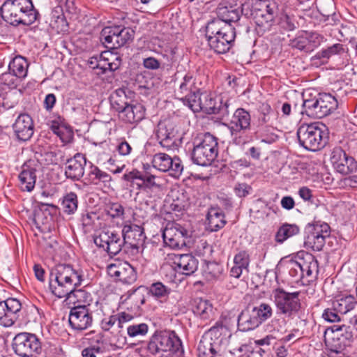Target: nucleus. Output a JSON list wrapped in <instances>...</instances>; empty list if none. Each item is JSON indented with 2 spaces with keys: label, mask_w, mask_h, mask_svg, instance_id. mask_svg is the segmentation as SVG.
Wrapping results in <instances>:
<instances>
[{
  "label": "nucleus",
  "mask_w": 357,
  "mask_h": 357,
  "mask_svg": "<svg viewBox=\"0 0 357 357\" xmlns=\"http://www.w3.org/2000/svg\"><path fill=\"white\" fill-rule=\"evenodd\" d=\"M218 18L213 20H220L225 24H231L237 22L241 17V11L231 6H219L217 9Z\"/></svg>",
  "instance_id": "2f4dec72"
},
{
  "label": "nucleus",
  "mask_w": 357,
  "mask_h": 357,
  "mask_svg": "<svg viewBox=\"0 0 357 357\" xmlns=\"http://www.w3.org/2000/svg\"><path fill=\"white\" fill-rule=\"evenodd\" d=\"M297 137L301 146L310 151H317L327 144V128L320 122L303 123L297 130Z\"/></svg>",
  "instance_id": "423d86ee"
},
{
  "label": "nucleus",
  "mask_w": 357,
  "mask_h": 357,
  "mask_svg": "<svg viewBox=\"0 0 357 357\" xmlns=\"http://www.w3.org/2000/svg\"><path fill=\"white\" fill-rule=\"evenodd\" d=\"M111 107L120 114L128 105V98L124 89L115 90L109 98Z\"/></svg>",
  "instance_id": "72a5a7b5"
},
{
  "label": "nucleus",
  "mask_w": 357,
  "mask_h": 357,
  "mask_svg": "<svg viewBox=\"0 0 357 357\" xmlns=\"http://www.w3.org/2000/svg\"><path fill=\"white\" fill-rule=\"evenodd\" d=\"M208 225L213 231L223 227L226 223L223 213L215 208H211L207 215Z\"/></svg>",
  "instance_id": "a19ab883"
},
{
  "label": "nucleus",
  "mask_w": 357,
  "mask_h": 357,
  "mask_svg": "<svg viewBox=\"0 0 357 357\" xmlns=\"http://www.w3.org/2000/svg\"><path fill=\"white\" fill-rule=\"evenodd\" d=\"M330 161L334 169L341 174H352L357 170L356 161L340 147L332 150Z\"/></svg>",
  "instance_id": "f3484780"
},
{
  "label": "nucleus",
  "mask_w": 357,
  "mask_h": 357,
  "mask_svg": "<svg viewBox=\"0 0 357 357\" xmlns=\"http://www.w3.org/2000/svg\"><path fill=\"white\" fill-rule=\"evenodd\" d=\"M261 323L252 308L246 307L238 317V328L241 331H248L255 329Z\"/></svg>",
  "instance_id": "a878e982"
},
{
  "label": "nucleus",
  "mask_w": 357,
  "mask_h": 357,
  "mask_svg": "<svg viewBox=\"0 0 357 357\" xmlns=\"http://www.w3.org/2000/svg\"><path fill=\"white\" fill-rule=\"evenodd\" d=\"M88 182L91 184L98 185L100 182L104 183L111 181L112 177L98 167L91 165L87 174Z\"/></svg>",
  "instance_id": "58836bf2"
},
{
  "label": "nucleus",
  "mask_w": 357,
  "mask_h": 357,
  "mask_svg": "<svg viewBox=\"0 0 357 357\" xmlns=\"http://www.w3.org/2000/svg\"><path fill=\"white\" fill-rule=\"evenodd\" d=\"M339 312L333 306V308H327L324 310L322 317L328 322H336L340 321Z\"/></svg>",
  "instance_id": "052dcab7"
},
{
  "label": "nucleus",
  "mask_w": 357,
  "mask_h": 357,
  "mask_svg": "<svg viewBox=\"0 0 357 357\" xmlns=\"http://www.w3.org/2000/svg\"><path fill=\"white\" fill-rule=\"evenodd\" d=\"M316 5L320 13L324 16L328 17L333 13V0H317Z\"/></svg>",
  "instance_id": "864d4df0"
},
{
  "label": "nucleus",
  "mask_w": 357,
  "mask_h": 357,
  "mask_svg": "<svg viewBox=\"0 0 357 357\" xmlns=\"http://www.w3.org/2000/svg\"><path fill=\"white\" fill-rule=\"evenodd\" d=\"M251 117L250 113L243 108H238L234 113L229 129L236 144H240L245 141L241 138V134L250 128Z\"/></svg>",
  "instance_id": "dca6fc26"
},
{
  "label": "nucleus",
  "mask_w": 357,
  "mask_h": 357,
  "mask_svg": "<svg viewBox=\"0 0 357 357\" xmlns=\"http://www.w3.org/2000/svg\"><path fill=\"white\" fill-rule=\"evenodd\" d=\"M234 191L238 197H245L252 191V187L245 183H238L234 186Z\"/></svg>",
  "instance_id": "bf43d9fd"
},
{
  "label": "nucleus",
  "mask_w": 357,
  "mask_h": 357,
  "mask_svg": "<svg viewBox=\"0 0 357 357\" xmlns=\"http://www.w3.org/2000/svg\"><path fill=\"white\" fill-rule=\"evenodd\" d=\"M280 24L284 29L293 31L297 27L298 22L294 16L285 14L281 17Z\"/></svg>",
  "instance_id": "6e6d98bb"
},
{
  "label": "nucleus",
  "mask_w": 357,
  "mask_h": 357,
  "mask_svg": "<svg viewBox=\"0 0 357 357\" xmlns=\"http://www.w3.org/2000/svg\"><path fill=\"white\" fill-rule=\"evenodd\" d=\"M153 167L163 172H169L171 176L178 178L183 170V165L178 157L172 158L165 153H158L153 155Z\"/></svg>",
  "instance_id": "2eb2a0df"
},
{
  "label": "nucleus",
  "mask_w": 357,
  "mask_h": 357,
  "mask_svg": "<svg viewBox=\"0 0 357 357\" xmlns=\"http://www.w3.org/2000/svg\"><path fill=\"white\" fill-rule=\"evenodd\" d=\"M208 272L207 273L210 275L208 280L218 279L222 274V268L217 264L208 266Z\"/></svg>",
  "instance_id": "69168bd1"
},
{
  "label": "nucleus",
  "mask_w": 357,
  "mask_h": 357,
  "mask_svg": "<svg viewBox=\"0 0 357 357\" xmlns=\"http://www.w3.org/2000/svg\"><path fill=\"white\" fill-rule=\"evenodd\" d=\"M39 162L44 165H54L57 164L58 158L54 152H45L43 155H41V159L39 160Z\"/></svg>",
  "instance_id": "e2e57ef3"
},
{
  "label": "nucleus",
  "mask_w": 357,
  "mask_h": 357,
  "mask_svg": "<svg viewBox=\"0 0 357 357\" xmlns=\"http://www.w3.org/2000/svg\"><path fill=\"white\" fill-rule=\"evenodd\" d=\"M278 13L275 2H261L252 10L251 15L258 26L268 29Z\"/></svg>",
  "instance_id": "4468645a"
},
{
  "label": "nucleus",
  "mask_w": 357,
  "mask_h": 357,
  "mask_svg": "<svg viewBox=\"0 0 357 357\" xmlns=\"http://www.w3.org/2000/svg\"><path fill=\"white\" fill-rule=\"evenodd\" d=\"M250 264V255L245 250H241L235 255L233 266L230 269V275L239 278L244 272L248 273Z\"/></svg>",
  "instance_id": "393cba45"
},
{
  "label": "nucleus",
  "mask_w": 357,
  "mask_h": 357,
  "mask_svg": "<svg viewBox=\"0 0 357 357\" xmlns=\"http://www.w3.org/2000/svg\"><path fill=\"white\" fill-rule=\"evenodd\" d=\"M22 305L16 298H9L0 302V325L4 327L13 326L17 319V313Z\"/></svg>",
  "instance_id": "aec40b11"
},
{
  "label": "nucleus",
  "mask_w": 357,
  "mask_h": 357,
  "mask_svg": "<svg viewBox=\"0 0 357 357\" xmlns=\"http://www.w3.org/2000/svg\"><path fill=\"white\" fill-rule=\"evenodd\" d=\"M298 195L305 202H313L312 191L307 187H302L298 190Z\"/></svg>",
  "instance_id": "338daca9"
},
{
  "label": "nucleus",
  "mask_w": 357,
  "mask_h": 357,
  "mask_svg": "<svg viewBox=\"0 0 357 357\" xmlns=\"http://www.w3.org/2000/svg\"><path fill=\"white\" fill-rule=\"evenodd\" d=\"M17 137L22 141L29 140L33 134V122L26 114H21L13 125Z\"/></svg>",
  "instance_id": "5701e85b"
},
{
  "label": "nucleus",
  "mask_w": 357,
  "mask_h": 357,
  "mask_svg": "<svg viewBox=\"0 0 357 357\" xmlns=\"http://www.w3.org/2000/svg\"><path fill=\"white\" fill-rule=\"evenodd\" d=\"M84 275L82 270L75 269L68 264H59L52 269L50 277V289L56 297H66L68 304H79L71 308L69 314V324L76 331H84L92 325L93 318L86 303L90 294L77 289L82 284Z\"/></svg>",
  "instance_id": "f257e3e1"
},
{
  "label": "nucleus",
  "mask_w": 357,
  "mask_h": 357,
  "mask_svg": "<svg viewBox=\"0 0 357 357\" xmlns=\"http://www.w3.org/2000/svg\"><path fill=\"white\" fill-rule=\"evenodd\" d=\"M144 116L145 109L140 103L128 104L120 114L121 119L129 123L139 122Z\"/></svg>",
  "instance_id": "bb28decb"
},
{
  "label": "nucleus",
  "mask_w": 357,
  "mask_h": 357,
  "mask_svg": "<svg viewBox=\"0 0 357 357\" xmlns=\"http://www.w3.org/2000/svg\"><path fill=\"white\" fill-rule=\"evenodd\" d=\"M319 103L318 96H314L310 99H303L301 114H305L312 118L321 119L325 117L322 110H320L321 108Z\"/></svg>",
  "instance_id": "7c9ffc66"
},
{
  "label": "nucleus",
  "mask_w": 357,
  "mask_h": 357,
  "mask_svg": "<svg viewBox=\"0 0 357 357\" xmlns=\"http://www.w3.org/2000/svg\"><path fill=\"white\" fill-rule=\"evenodd\" d=\"M39 165L35 161H29L24 163L19 174L20 187L22 190L31 192L35 187L36 181V172Z\"/></svg>",
  "instance_id": "4be33fe9"
},
{
  "label": "nucleus",
  "mask_w": 357,
  "mask_h": 357,
  "mask_svg": "<svg viewBox=\"0 0 357 357\" xmlns=\"http://www.w3.org/2000/svg\"><path fill=\"white\" fill-rule=\"evenodd\" d=\"M206 36L210 47L218 54H224L229 50L234 42L236 32L231 24L212 20L206 25Z\"/></svg>",
  "instance_id": "7ed1b4c3"
},
{
  "label": "nucleus",
  "mask_w": 357,
  "mask_h": 357,
  "mask_svg": "<svg viewBox=\"0 0 357 357\" xmlns=\"http://www.w3.org/2000/svg\"><path fill=\"white\" fill-rule=\"evenodd\" d=\"M101 58L105 59L106 62H108L110 67V71H114L117 70L121 63V59L117 54H114L112 52H104L101 54Z\"/></svg>",
  "instance_id": "3c124183"
},
{
  "label": "nucleus",
  "mask_w": 357,
  "mask_h": 357,
  "mask_svg": "<svg viewBox=\"0 0 357 357\" xmlns=\"http://www.w3.org/2000/svg\"><path fill=\"white\" fill-rule=\"evenodd\" d=\"M107 273L111 277L126 284H132L137 279L134 268L126 261L110 264L107 266Z\"/></svg>",
  "instance_id": "412c9836"
},
{
  "label": "nucleus",
  "mask_w": 357,
  "mask_h": 357,
  "mask_svg": "<svg viewBox=\"0 0 357 357\" xmlns=\"http://www.w3.org/2000/svg\"><path fill=\"white\" fill-rule=\"evenodd\" d=\"M77 196L75 192H69L62 198L61 207L66 214H73L77 209Z\"/></svg>",
  "instance_id": "37998d69"
},
{
  "label": "nucleus",
  "mask_w": 357,
  "mask_h": 357,
  "mask_svg": "<svg viewBox=\"0 0 357 357\" xmlns=\"http://www.w3.org/2000/svg\"><path fill=\"white\" fill-rule=\"evenodd\" d=\"M18 77L12 72L4 73L0 75V89L3 92L6 89H13L17 86Z\"/></svg>",
  "instance_id": "a18cd8bd"
},
{
  "label": "nucleus",
  "mask_w": 357,
  "mask_h": 357,
  "mask_svg": "<svg viewBox=\"0 0 357 357\" xmlns=\"http://www.w3.org/2000/svg\"><path fill=\"white\" fill-rule=\"evenodd\" d=\"M116 150L120 155H128L131 153L132 147L126 141L123 140L118 144Z\"/></svg>",
  "instance_id": "774afa93"
},
{
  "label": "nucleus",
  "mask_w": 357,
  "mask_h": 357,
  "mask_svg": "<svg viewBox=\"0 0 357 357\" xmlns=\"http://www.w3.org/2000/svg\"><path fill=\"white\" fill-rule=\"evenodd\" d=\"M155 179V176L145 173L144 181L138 185V190L152 189L157 186Z\"/></svg>",
  "instance_id": "680f3d73"
},
{
  "label": "nucleus",
  "mask_w": 357,
  "mask_h": 357,
  "mask_svg": "<svg viewBox=\"0 0 357 357\" xmlns=\"http://www.w3.org/2000/svg\"><path fill=\"white\" fill-rule=\"evenodd\" d=\"M135 31L129 27L107 26L100 33V41L109 49H118L132 40Z\"/></svg>",
  "instance_id": "1a4fd4ad"
},
{
  "label": "nucleus",
  "mask_w": 357,
  "mask_h": 357,
  "mask_svg": "<svg viewBox=\"0 0 357 357\" xmlns=\"http://www.w3.org/2000/svg\"><path fill=\"white\" fill-rule=\"evenodd\" d=\"M177 133L178 130L176 125L169 119L160 121L157 126L155 131L157 140L159 144L167 149H171L175 145Z\"/></svg>",
  "instance_id": "a211bd4d"
},
{
  "label": "nucleus",
  "mask_w": 357,
  "mask_h": 357,
  "mask_svg": "<svg viewBox=\"0 0 357 357\" xmlns=\"http://www.w3.org/2000/svg\"><path fill=\"white\" fill-rule=\"evenodd\" d=\"M302 272L304 277H315L319 271L318 261L312 255H307L306 257L301 260Z\"/></svg>",
  "instance_id": "ea45409f"
},
{
  "label": "nucleus",
  "mask_w": 357,
  "mask_h": 357,
  "mask_svg": "<svg viewBox=\"0 0 357 357\" xmlns=\"http://www.w3.org/2000/svg\"><path fill=\"white\" fill-rule=\"evenodd\" d=\"M299 227L295 224H282L275 236V240L278 243H283L287 239L298 234Z\"/></svg>",
  "instance_id": "c9c22d12"
},
{
  "label": "nucleus",
  "mask_w": 357,
  "mask_h": 357,
  "mask_svg": "<svg viewBox=\"0 0 357 357\" xmlns=\"http://www.w3.org/2000/svg\"><path fill=\"white\" fill-rule=\"evenodd\" d=\"M193 313L202 319H209L213 313L212 304L207 300L200 298L194 299L192 304Z\"/></svg>",
  "instance_id": "c756f323"
},
{
  "label": "nucleus",
  "mask_w": 357,
  "mask_h": 357,
  "mask_svg": "<svg viewBox=\"0 0 357 357\" xmlns=\"http://www.w3.org/2000/svg\"><path fill=\"white\" fill-rule=\"evenodd\" d=\"M147 352L152 356L162 357L165 353L176 357L183 354L181 341L173 331L155 332L150 338L147 346Z\"/></svg>",
  "instance_id": "39448f33"
},
{
  "label": "nucleus",
  "mask_w": 357,
  "mask_h": 357,
  "mask_svg": "<svg viewBox=\"0 0 357 357\" xmlns=\"http://www.w3.org/2000/svg\"><path fill=\"white\" fill-rule=\"evenodd\" d=\"M261 324L263 321L271 317L273 310L271 306L267 303H261L258 307H251Z\"/></svg>",
  "instance_id": "de8ad7c7"
},
{
  "label": "nucleus",
  "mask_w": 357,
  "mask_h": 357,
  "mask_svg": "<svg viewBox=\"0 0 357 357\" xmlns=\"http://www.w3.org/2000/svg\"><path fill=\"white\" fill-rule=\"evenodd\" d=\"M179 98L183 102L184 105H187L192 111L195 112L199 109L205 108V109L210 112H215L216 109L212 104L213 100L210 98V103L208 105L202 106V102L200 101L199 94L196 93L195 92L188 93L185 96L179 97Z\"/></svg>",
  "instance_id": "c85d7f7f"
},
{
  "label": "nucleus",
  "mask_w": 357,
  "mask_h": 357,
  "mask_svg": "<svg viewBox=\"0 0 357 357\" xmlns=\"http://www.w3.org/2000/svg\"><path fill=\"white\" fill-rule=\"evenodd\" d=\"M273 125H261L258 126L257 132L261 137V141L265 143L271 144L278 139V135L275 132Z\"/></svg>",
  "instance_id": "c03bdc74"
},
{
  "label": "nucleus",
  "mask_w": 357,
  "mask_h": 357,
  "mask_svg": "<svg viewBox=\"0 0 357 357\" xmlns=\"http://www.w3.org/2000/svg\"><path fill=\"white\" fill-rule=\"evenodd\" d=\"M317 96L321 108L320 110H322L324 116L331 114L337 108V100L331 94L324 93H319Z\"/></svg>",
  "instance_id": "4c0bfd02"
},
{
  "label": "nucleus",
  "mask_w": 357,
  "mask_h": 357,
  "mask_svg": "<svg viewBox=\"0 0 357 357\" xmlns=\"http://www.w3.org/2000/svg\"><path fill=\"white\" fill-rule=\"evenodd\" d=\"M107 213L112 218H122L124 208L120 204L113 203L108 206Z\"/></svg>",
  "instance_id": "4d7b16f0"
},
{
  "label": "nucleus",
  "mask_w": 357,
  "mask_h": 357,
  "mask_svg": "<svg viewBox=\"0 0 357 357\" xmlns=\"http://www.w3.org/2000/svg\"><path fill=\"white\" fill-rule=\"evenodd\" d=\"M15 353L21 357H31L34 353H39L41 343L35 334L20 333L13 341Z\"/></svg>",
  "instance_id": "9b49d317"
},
{
  "label": "nucleus",
  "mask_w": 357,
  "mask_h": 357,
  "mask_svg": "<svg viewBox=\"0 0 357 357\" xmlns=\"http://www.w3.org/2000/svg\"><path fill=\"white\" fill-rule=\"evenodd\" d=\"M189 236L188 231L176 222H169L162 233L165 244L172 249H179L185 246L186 239Z\"/></svg>",
  "instance_id": "ddd939ff"
},
{
  "label": "nucleus",
  "mask_w": 357,
  "mask_h": 357,
  "mask_svg": "<svg viewBox=\"0 0 357 357\" xmlns=\"http://www.w3.org/2000/svg\"><path fill=\"white\" fill-rule=\"evenodd\" d=\"M192 83V77L186 75L180 84L179 89L177 91V95L182 96L183 95L190 93Z\"/></svg>",
  "instance_id": "13d9d810"
},
{
  "label": "nucleus",
  "mask_w": 357,
  "mask_h": 357,
  "mask_svg": "<svg viewBox=\"0 0 357 357\" xmlns=\"http://www.w3.org/2000/svg\"><path fill=\"white\" fill-rule=\"evenodd\" d=\"M259 112L258 126L273 125L277 120V113L267 103L261 104Z\"/></svg>",
  "instance_id": "e433bc0d"
},
{
  "label": "nucleus",
  "mask_w": 357,
  "mask_h": 357,
  "mask_svg": "<svg viewBox=\"0 0 357 357\" xmlns=\"http://www.w3.org/2000/svg\"><path fill=\"white\" fill-rule=\"evenodd\" d=\"M292 46L300 50H305L306 52L310 51L312 49V45L309 43L308 34H304L298 36L292 41Z\"/></svg>",
  "instance_id": "603ef678"
},
{
  "label": "nucleus",
  "mask_w": 357,
  "mask_h": 357,
  "mask_svg": "<svg viewBox=\"0 0 357 357\" xmlns=\"http://www.w3.org/2000/svg\"><path fill=\"white\" fill-rule=\"evenodd\" d=\"M289 274L296 280L303 278L300 261L291 260L288 263Z\"/></svg>",
  "instance_id": "5fc2aeb1"
},
{
  "label": "nucleus",
  "mask_w": 357,
  "mask_h": 357,
  "mask_svg": "<svg viewBox=\"0 0 357 357\" xmlns=\"http://www.w3.org/2000/svg\"><path fill=\"white\" fill-rule=\"evenodd\" d=\"M171 289L160 282L153 283L150 288V294L156 299L167 298L170 294Z\"/></svg>",
  "instance_id": "49530a36"
},
{
  "label": "nucleus",
  "mask_w": 357,
  "mask_h": 357,
  "mask_svg": "<svg viewBox=\"0 0 357 357\" xmlns=\"http://www.w3.org/2000/svg\"><path fill=\"white\" fill-rule=\"evenodd\" d=\"M299 296L300 291L288 292L278 287L272 291L271 299L278 314L289 317L298 313L301 308Z\"/></svg>",
  "instance_id": "6e6552de"
},
{
  "label": "nucleus",
  "mask_w": 357,
  "mask_h": 357,
  "mask_svg": "<svg viewBox=\"0 0 357 357\" xmlns=\"http://www.w3.org/2000/svg\"><path fill=\"white\" fill-rule=\"evenodd\" d=\"M167 260L176 271L187 275L193 273L198 266L196 258L190 254L170 253L167 255Z\"/></svg>",
  "instance_id": "6ab92c4d"
},
{
  "label": "nucleus",
  "mask_w": 357,
  "mask_h": 357,
  "mask_svg": "<svg viewBox=\"0 0 357 357\" xmlns=\"http://www.w3.org/2000/svg\"><path fill=\"white\" fill-rule=\"evenodd\" d=\"M118 317L116 315H111L103 319L101 321V328L105 331H108L116 323Z\"/></svg>",
  "instance_id": "0e129e2a"
},
{
  "label": "nucleus",
  "mask_w": 357,
  "mask_h": 357,
  "mask_svg": "<svg viewBox=\"0 0 357 357\" xmlns=\"http://www.w3.org/2000/svg\"><path fill=\"white\" fill-rule=\"evenodd\" d=\"M145 173L139 172L137 169H133L128 173L124 174L123 178L132 183V187H136L138 190V185H141L144 181Z\"/></svg>",
  "instance_id": "8fccbe9b"
},
{
  "label": "nucleus",
  "mask_w": 357,
  "mask_h": 357,
  "mask_svg": "<svg viewBox=\"0 0 357 357\" xmlns=\"http://www.w3.org/2000/svg\"><path fill=\"white\" fill-rule=\"evenodd\" d=\"M307 236L305 241L306 246L314 251L323 249L326 238L330 236V227L325 222L309 224L306 227Z\"/></svg>",
  "instance_id": "f8f14e48"
},
{
  "label": "nucleus",
  "mask_w": 357,
  "mask_h": 357,
  "mask_svg": "<svg viewBox=\"0 0 357 357\" xmlns=\"http://www.w3.org/2000/svg\"><path fill=\"white\" fill-rule=\"evenodd\" d=\"M192 159L201 166H208L216 159L218 154L217 138L207 132L197 137L193 142Z\"/></svg>",
  "instance_id": "0eeeda50"
},
{
  "label": "nucleus",
  "mask_w": 357,
  "mask_h": 357,
  "mask_svg": "<svg viewBox=\"0 0 357 357\" xmlns=\"http://www.w3.org/2000/svg\"><path fill=\"white\" fill-rule=\"evenodd\" d=\"M346 53V50L342 44L335 43L327 48L322 49L318 52L315 56L316 59H322L323 63H327L328 61L335 56H342Z\"/></svg>",
  "instance_id": "f704fd0d"
},
{
  "label": "nucleus",
  "mask_w": 357,
  "mask_h": 357,
  "mask_svg": "<svg viewBox=\"0 0 357 357\" xmlns=\"http://www.w3.org/2000/svg\"><path fill=\"white\" fill-rule=\"evenodd\" d=\"M231 336L229 328L221 323H217L208 330L198 344L200 357H215L222 351V345L227 343Z\"/></svg>",
  "instance_id": "20e7f679"
},
{
  "label": "nucleus",
  "mask_w": 357,
  "mask_h": 357,
  "mask_svg": "<svg viewBox=\"0 0 357 357\" xmlns=\"http://www.w3.org/2000/svg\"><path fill=\"white\" fill-rule=\"evenodd\" d=\"M356 304L357 301L356 298L354 296L348 295L335 301L333 303V306L335 307L340 314H346L353 310Z\"/></svg>",
  "instance_id": "79ce46f5"
},
{
  "label": "nucleus",
  "mask_w": 357,
  "mask_h": 357,
  "mask_svg": "<svg viewBox=\"0 0 357 357\" xmlns=\"http://www.w3.org/2000/svg\"><path fill=\"white\" fill-rule=\"evenodd\" d=\"M29 65V62L25 57L18 55L15 56L10 62L8 68L10 72L19 79H21L26 77Z\"/></svg>",
  "instance_id": "473e14b6"
},
{
  "label": "nucleus",
  "mask_w": 357,
  "mask_h": 357,
  "mask_svg": "<svg viewBox=\"0 0 357 357\" xmlns=\"http://www.w3.org/2000/svg\"><path fill=\"white\" fill-rule=\"evenodd\" d=\"M0 13L3 20L13 26L31 25L38 15L30 0H6L0 8Z\"/></svg>",
  "instance_id": "f03ea898"
},
{
  "label": "nucleus",
  "mask_w": 357,
  "mask_h": 357,
  "mask_svg": "<svg viewBox=\"0 0 357 357\" xmlns=\"http://www.w3.org/2000/svg\"><path fill=\"white\" fill-rule=\"evenodd\" d=\"M121 236L125 243L137 245L144 240L143 229L137 225H126L123 227Z\"/></svg>",
  "instance_id": "cd10ccee"
},
{
  "label": "nucleus",
  "mask_w": 357,
  "mask_h": 357,
  "mask_svg": "<svg viewBox=\"0 0 357 357\" xmlns=\"http://www.w3.org/2000/svg\"><path fill=\"white\" fill-rule=\"evenodd\" d=\"M93 241L98 247L102 248L110 255L119 254L125 244V240L122 238L121 234L109 229L100 231Z\"/></svg>",
  "instance_id": "9d476101"
},
{
  "label": "nucleus",
  "mask_w": 357,
  "mask_h": 357,
  "mask_svg": "<svg viewBox=\"0 0 357 357\" xmlns=\"http://www.w3.org/2000/svg\"><path fill=\"white\" fill-rule=\"evenodd\" d=\"M86 165L85 156L82 153H76L73 158L68 159L66 164L65 174L72 180H79L84 174Z\"/></svg>",
  "instance_id": "b1692460"
},
{
  "label": "nucleus",
  "mask_w": 357,
  "mask_h": 357,
  "mask_svg": "<svg viewBox=\"0 0 357 357\" xmlns=\"http://www.w3.org/2000/svg\"><path fill=\"white\" fill-rule=\"evenodd\" d=\"M149 331V326L145 323L134 324L127 328L128 335L130 337L145 336Z\"/></svg>",
  "instance_id": "09e8293b"
}]
</instances>
